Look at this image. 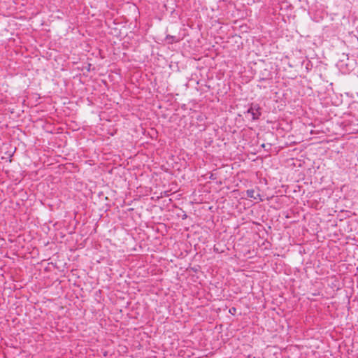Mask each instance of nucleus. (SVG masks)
<instances>
[{
	"mask_svg": "<svg viewBox=\"0 0 358 358\" xmlns=\"http://www.w3.org/2000/svg\"><path fill=\"white\" fill-rule=\"evenodd\" d=\"M246 196L253 199L254 200L263 201L259 192H257L254 189H247L245 192Z\"/></svg>",
	"mask_w": 358,
	"mask_h": 358,
	"instance_id": "nucleus-2",
	"label": "nucleus"
},
{
	"mask_svg": "<svg viewBox=\"0 0 358 358\" xmlns=\"http://www.w3.org/2000/svg\"><path fill=\"white\" fill-rule=\"evenodd\" d=\"M166 41L169 44H173L174 43L178 42L180 39L175 36L168 35L166 37Z\"/></svg>",
	"mask_w": 358,
	"mask_h": 358,
	"instance_id": "nucleus-3",
	"label": "nucleus"
},
{
	"mask_svg": "<svg viewBox=\"0 0 358 358\" xmlns=\"http://www.w3.org/2000/svg\"><path fill=\"white\" fill-rule=\"evenodd\" d=\"M232 310H236V308H232L231 309L229 310V312L230 313H232Z\"/></svg>",
	"mask_w": 358,
	"mask_h": 358,
	"instance_id": "nucleus-4",
	"label": "nucleus"
},
{
	"mask_svg": "<svg viewBox=\"0 0 358 358\" xmlns=\"http://www.w3.org/2000/svg\"><path fill=\"white\" fill-rule=\"evenodd\" d=\"M247 113L251 115L253 120H256L261 115L260 108L257 105H252L247 110Z\"/></svg>",
	"mask_w": 358,
	"mask_h": 358,
	"instance_id": "nucleus-1",
	"label": "nucleus"
}]
</instances>
